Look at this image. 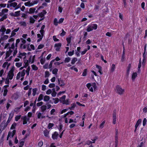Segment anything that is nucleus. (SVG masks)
<instances>
[{
    "label": "nucleus",
    "mask_w": 147,
    "mask_h": 147,
    "mask_svg": "<svg viewBox=\"0 0 147 147\" xmlns=\"http://www.w3.org/2000/svg\"><path fill=\"white\" fill-rule=\"evenodd\" d=\"M71 103V102L70 101L69 98H67L64 100L62 104H65L66 105H68L70 104Z\"/></svg>",
    "instance_id": "2f4dec72"
},
{
    "label": "nucleus",
    "mask_w": 147,
    "mask_h": 147,
    "mask_svg": "<svg viewBox=\"0 0 147 147\" xmlns=\"http://www.w3.org/2000/svg\"><path fill=\"white\" fill-rule=\"evenodd\" d=\"M17 125V124L16 123H13L11 125L10 129H14L15 128V127Z\"/></svg>",
    "instance_id": "e2e57ef3"
},
{
    "label": "nucleus",
    "mask_w": 147,
    "mask_h": 147,
    "mask_svg": "<svg viewBox=\"0 0 147 147\" xmlns=\"http://www.w3.org/2000/svg\"><path fill=\"white\" fill-rule=\"evenodd\" d=\"M35 57V55H34L32 56H30V57L28 60L29 63H33L34 61Z\"/></svg>",
    "instance_id": "c756f323"
},
{
    "label": "nucleus",
    "mask_w": 147,
    "mask_h": 147,
    "mask_svg": "<svg viewBox=\"0 0 147 147\" xmlns=\"http://www.w3.org/2000/svg\"><path fill=\"white\" fill-rule=\"evenodd\" d=\"M22 119H23V124L24 125L26 124L27 123L28 121L29 120V118L27 117L26 116H24L22 118Z\"/></svg>",
    "instance_id": "a211bd4d"
},
{
    "label": "nucleus",
    "mask_w": 147,
    "mask_h": 147,
    "mask_svg": "<svg viewBox=\"0 0 147 147\" xmlns=\"http://www.w3.org/2000/svg\"><path fill=\"white\" fill-rule=\"evenodd\" d=\"M19 97L18 93L17 92H15L11 96L12 99L16 100H17Z\"/></svg>",
    "instance_id": "6ab92c4d"
},
{
    "label": "nucleus",
    "mask_w": 147,
    "mask_h": 147,
    "mask_svg": "<svg viewBox=\"0 0 147 147\" xmlns=\"http://www.w3.org/2000/svg\"><path fill=\"white\" fill-rule=\"evenodd\" d=\"M141 63L142 61L141 59H140L139 61V64L138 65V70H140V69L141 67Z\"/></svg>",
    "instance_id": "0e129e2a"
},
{
    "label": "nucleus",
    "mask_w": 147,
    "mask_h": 147,
    "mask_svg": "<svg viewBox=\"0 0 147 147\" xmlns=\"http://www.w3.org/2000/svg\"><path fill=\"white\" fill-rule=\"evenodd\" d=\"M47 107V106L45 105H43L42 106L40 107V109L41 110V111L43 112H44L45 110H46Z\"/></svg>",
    "instance_id": "79ce46f5"
},
{
    "label": "nucleus",
    "mask_w": 147,
    "mask_h": 147,
    "mask_svg": "<svg viewBox=\"0 0 147 147\" xmlns=\"http://www.w3.org/2000/svg\"><path fill=\"white\" fill-rule=\"evenodd\" d=\"M8 10L7 9H4L2 10L1 12L0 13V16H1L4 15L5 13H7Z\"/></svg>",
    "instance_id": "bb28decb"
},
{
    "label": "nucleus",
    "mask_w": 147,
    "mask_h": 147,
    "mask_svg": "<svg viewBox=\"0 0 147 147\" xmlns=\"http://www.w3.org/2000/svg\"><path fill=\"white\" fill-rule=\"evenodd\" d=\"M74 51L73 50L72 51L69 52L68 53V54L69 56H71L74 55Z\"/></svg>",
    "instance_id": "774afa93"
},
{
    "label": "nucleus",
    "mask_w": 147,
    "mask_h": 147,
    "mask_svg": "<svg viewBox=\"0 0 147 147\" xmlns=\"http://www.w3.org/2000/svg\"><path fill=\"white\" fill-rule=\"evenodd\" d=\"M10 65L9 62H4L2 65L3 68L4 69L7 70Z\"/></svg>",
    "instance_id": "9b49d317"
},
{
    "label": "nucleus",
    "mask_w": 147,
    "mask_h": 147,
    "mask_svg": "<svg viewBox=\"0 0 147 147\" xmlns=\"http://www.w3.org/2000/svg\"><path fill=\"white\" fill-rule=\"evenodd\" d=\"M17 53L16 48H15L14 44L13 43L11 45V47H9V50L6 53L5 59L6 61H9L11 60L13 56L11 55L13 54V56H15Z\"/></svg>",
    "instance_id": "f257e3e1"
},
{
    "label": "nucleus",
    "mask_w": 147,
    "mask_h": 147,
    "mask_svg": "<svg viewBox=\"0 0 147 147\" xmlns=\"http://www.w3.org/2000/svg\"><path fill=\"white\" fill-rule=\"evenodd\" d=\"M86 86L89 90L91 92H93L96 88V84L95 83H88L86 85Z\"/></svg>",
    "instance_id": "20e7f679"
},
{
    "label": "nucleus",
    "mask_w": 147,
    "mask_h": 147,
    "mask_svg": "<svg viewBox=\"0 0 147 147\" xmlns=\"http://www.w3.org/2000/svg\"><path fill=\"white\" fill-rule=\"evenodd\" d=\"M61 46V44L60 43H57L55 44L54 46L55 50L57 51H59Z\"/></svg>",
    "instance_id": "f3484780"
},
{
    "label": "nucleus",
    "mask_w": 147,
    "mask_h": 147,
    "mask_svg": "<svg viewBox=\"0 0 147 147\" xmlns=\"http://www.w3.org/2000/svg\"><path fill=\"white\" fill-rule=\"evenodd\" d=\"M118 137L117 136V134H116L115 136V147H117V146L118 143Z\"/></svg>",
    "instance_id": "49530a36"
},
{
    "label": "nucleus",
    "mask_w": 147,
    "mask_h": 147,
    "mask_svg": "<svg viewBox=\"0 0 147 147\" xmlns=\"http://www.w3.org/2000/svg\"><path fill=\"white\" fill-rule=\"evenodd\" d=\"M141 121L142 120L141 119H139L137 121L136 123L135 126V129L134 131L135 132L136 131L137 129V128H138L139 125L141 123Z\"/></svg>",
    "instance_id": "b1692460"
},
{
    "label": "nucleus",
    "mask_w": 147,
    "mask_h": 147,
    "mask_svg": "<svg viewBox=\"0 0 147 147\" xmlns=\"http://www.w3.org/2000/svg\"><path fill=\"white\" fill-rule=\"evenodd\" d=\"M137 76V74L136 72H134L131 75V79L133 81H134L136 78Z\"/></svg>",
    "instance_id": "cd10ccee"
},
{
    "label": "nucleus",
    "mask_w": 147,
    "mask_h": 147,
    "mask_svg": "<svg viewBox=\"0 0 147 147\" xmlns=\"http://www.w3.org/2000/svg\"><path fill=\"white\" fill-rule=\"evenodd\" d=\"M20 11H18L15 12V13H11L10 15L11 16H20Z\"/></svg>",
    "instance_id": "5701e85b"
},
{
    "label": "nucleus",
    "mask_w": 147,
    "mask_h": 147,
    "mask_svg": "<svg viewBox=\"0 0 147 147\" xmlns=\"http://www.w3.org/2000/svg\"><path fill=\"white\" fill-rule=\"evenodd\" d=\"M7 88H5L4 89L3 96H6L7 93Z\"/></svg>",
    "instance_id": "052dcab7"
},
{
    "label": "nucleus",
    "mask_w": 147,
    "mask_h": 147,
    "mask_svg": "<svg viewBox=\"0 0 147 147\" xmlns=\"http://www.w3.org/2000/svg\"><path fill=\"white\" fill-rule=\"evenodd\" d=\"M28 49L29 51H31L32 50H34L35 49L33 45H29L28 46Z\"/></svg>",
    "instance_id": "72a5a7b5"
},
{
    "label": "nucleus",
    "mask_w": 147,
    "mask_h": 147,
    "mask_svg": "<svg viewBox=\"0 0 147 147\" xmlns=\"http://www.w3.org/2000/svg\"><path fill=\"white\" fill-rule=\"evenodd\" d=\"M1 39L2 40H5L7 39L8 38V36L6 35H3L2 36H1Z\"/></svg>",
    "instance_id": "603ef678"
},
{
    "label": "nucleus",
    "mask_w": 147,
    "mask_h": 147,
    "mask_svg": "<svg viewBox=\"0 0 147 147\" xmlns=\"http://www.w3.org/2000/svg\"><path fill=\"white\" fill-rule=\"evenodd\" d=\"M31 67L32 70L34 71L37 70L38 69V67L36 66L34 64L32 65H31Z\"/></svg>",
    "instance_id": "3c124183"
},
{
    "label": "nucleus",
    "mask_w": 147,
    "mask_h": 147,
    "mask_svg": "<svg viewBox=\"0 0 147 147\" xmlns=\"http://www.w3.org/2000/svg\"><path fill=\"white\" fill-rule=\"evenodd\" d=\"M58 84L60 86L63 87L64 86L65 84L64 81L62 80L61 78L58 79Z\"/></svg>",
    "instance_id": "f8f14e48"
},
{
    "label": "nucleus",
    "mask_w": 147,
    "mask_h": 147,
    "mask_svg": "<svg viewBox=\"0 0 147 147\" xmlns=\"http://www.w3.org/2000/svg\"><path fill=\"white\" fill-rule=\"evenodd\" d=\"M81 11V9L80 7H78L76 9L75 12L77 14H78Z\"/></svg>",
    "instance_id": "5fc2aeb1"
},
{
    "label": "nucleus",
    "mask_w": 147,
    "mask_h": 147,
    "mask_svg": "<svg viewBox=\"0 0 147 147\" xmlns=\"http://www.w3.org/2000/svg\"><path fill=\"white\" fill-rule=\"evenodd\" d=\"M5 73L4 72V70L3 69H1L0 71V77L1 78V80L0 79V84H1L5 80Z\"/></svg>",
    "instance_id": "0eeeda50"
},
{
    "label": "nucleus",
    "mask_w": 147,
    "mask_h": 147,
    "mask_svg": "<svg viewBox=\"0 0 147 147\" xmlns=\"http://www.w3.org/2000/svg\"><path fill=\"white\" fill-rule=\"evenodd\" d=\"M29 61L28 60H25L24 61V67H25V68H26L28 66L29 64Z\"/></svg>",
    "instance_id": "4c0bfd02"
},
{
    "label": "nucleus",
    "mask_w": 147,
    "mask_h": 147,
    "mask_svg": "<svg viewBox=\"0 0 147 147\" xmlns=\"http://www.w3.org/2000/svg\"><path fill=\"white\" fill-rule=\"evenodd\" d=\"M67 117V116H64L63 115L61 116V117L62 118H64V120L65 121V122L66 123H67L68 122V119Z\"/></svg>",
    "instance_id": "8fccbe9b"
},
{
    "label": "nucleus",
    "mask_w": 147,
    "mask_h": 147,
    "mask_svg": "<svg viewBox=\"0 0 147 147\" xmlns=\"http://www.w3.org/2000/svg\"><path fill=\"white\" fill-rule=\"evenodd\" d=\"M113 123L114 124H115L116 123V113L115 112H114L113 115Z\"/></svg>",
    "instance_id": "4be33fe9"
},
{
    "label": "nucleus",
    "mask_w": 147,
    "mask_h": 147,
    "mask_svg": "<svg viewBox=\"0 0 147 147\" xmlns=\"http://www.w3.org/2000/svg\"><path fill=\"white\" fill-rule=\"evenodd\" d=\"M13 116V113H10L9 114L8 119L6 122V123L7 124H8L9 123V122L11 121Z\"/></svg>",
    "instance_id": "7c9ffc66"
},
{
    "label": "nucleus",
    "mask_w": 147,
    "mask_h": 147,
    "mask_svg": "<svg viewBox=\"0 0 147 147\" xmlns=\"http://www.w3.org/2000/svg\"><path fill=\"white\" fill-rule=\"evenodd\" d=\"M7 124L6 123H5V121H3L1 123V124L0 125V128L1 129H2V130H3L5 129Z\"/></svg>",
    "instance_id": "2eb2a0df"
},
{
    "label": "nucleus",
    "mask_w": 147,
    "mask_h": 147,
    "mask_svg": "<svg viewBox=\"0 0 147 147\" xmlns=\"http://www.w3.org/2000/svg\"><path fill=\"white\" fill-rule=\"evenodd\" d=\"M115 65L114 64H113L112 65H111L109 69L110 72L111 73L113 72L115 70Z\"/></svg>",
    "instance_id": "412c9836"
},
{
    "label": "nucleus",
    "mask_w": 147,
    "mask_h": 147,
    "mask_svg": "<svg viewBox=\"0 0 147 147\" xmlns=\"http://www.w3.org/2000/svg\"><path fill=\"white\" fill-rule=\"evenodd\" d=\"M131 64L130 63H129L128 65L127 69V72L128 74H129V71L130 70V69L131 68Z\"/></svg>",
    "instance_id": "09e8293b"
},
{
    "label": "nucleus",
    "mask_w": 147,
    "mask_h": 147,
    "mask_svg": "<svg viewBox=\"0 0 147 147\" xmlns=\"http://www.w3.org/2000/svg\"><path fill=\"white\" fill-rule=\"evenodd\" d=\"M6 31V29L4 26L0 27V36H2L5 34Z\"/></svg>",
    "instance_id": "1a4fd4ad"
},
{
    "label": "nucleus",
    "mask_w": 147,
    "mask_h": 147,
    "mask_svg": "<svg viewBox=\"0 0 147 147\" xmlns=\"http://www.w3.org/2000/svg\"><path fill=\"white\" fill-rule=\"evenodd\" d=\"M21 40L22 42V43L20 45V47L22 48H23L24 49H25L26 48V46L23 44L25 43L26 42V40L23 39V38H21Z\"/></svg>",
    "instance_id": "4468645a"
},
{
    "label": "nucleus",
    "mask_w": 147,
    "mask_h": 147,
    "mask_svg": "<svg viewBox=\"0 0 147 147\" xmlns=\"http://www.w3.org/2000/svg\"><path fill=\"white\" fill-rule=\"evenodd\" d=\"M25 74V69H23L22 71H19L17 74L16 80H20L21 81H23L24 80Z\"/></svg>",
    "instance_id": "7ed1b4c3"
},
{
    "label": "nucleus",
    "mask_w": 147,
    "mask_h": 147,
    "mask_svg": "<svg viewBox=\"0 0 147 147\" xmlns=\"http://www.w3.org/2000/svg\"><path fill=\"white\" fill-rule=\"evenodd\" d=\"M11 6L15 7L14 10H16L20 7L21 4H19L18 5H17V3L16 2H14L11 4Z\"/></svg>",
    "instance_id": "9d476101"
},
{
    "label": "nucleus",
    "mask_w": 147,
    "mask_h": 147,
    "mask_svg": "<svg viewBox=\"0 0 147 147\" xmlns=\"http://www.w3.org/2000/svg\"><path fill=\"white\" fill-rule=\"evenodd\" d=\"M115 91L116 92L119 94L121 95L124 92V90L122 89L120 86L118 85L116 87Z\"/></svg>",
    "instance_id": "423d86ee"
},
{
    "label": "nucleus",
    "mask_w": 147,
    "mask_h": 147,
    "mask_svg": "<svg viewBox=\"0 0 147 147\" xmlns=\"http://www.w3.org/2000/svg\"><path fill=\"white\" fill-rule=\"evenodd\" d=\"M97 28V25L96 24H91L89 25L87 27L86 30L90 32L93 30H96Z\"/></svg>",
    "instance_id": "39448f33"
},
{
    "label": "nucleus",
    "mask_w": 147,
    "mask_h": 147,
    "mask_svg": "<svg viewBox=\"0 0 147 147\" xmlns=\"http://www.w3.org/2000/svg\"><path fill=\"white\" fill-rule=\"evenodd\" d=\"M7 18V16L6 15H4L0 19V21L2 22L4 20L6 19Z\"/></svg>",
    "instance_id": "6e6d98bb"
},
{
    "label": "nucleus",
    "mask_w": 147,
    "mask_h": 147,
    "mask_svg": "<svg viewBox=\"0 0 147 147\" xmlns=\"http://www.w3.org/2000/svg\"><path fill=\"white\" fill-rule=\"evenodd\" d=\"M15 67L14 66H12L10 68V70L7 73V78L10 80H11L13 79L14 76V71L15 70Z\"/></svg>",
    "instance_id": "f03ea898"
},
{
    "label": "nucleus",
    "mask_w": 147,
    "mask_h": 147,
    "mask_svg": "<svg viewBox=\"0 0 147 147\" xmlns=\"http://www.w3.org/2000/svg\"><path fill=\"white\" fill-rule=\"evenodd\" d=\"M44 130H43V134L44 136L48 138H49V131H48L47 129H44Z\"/></svg>",
    "instance_id": "ddd939ff"
},
{
    "label": "nucleus",
    "mask_w": 147,
    "mask_h": 147,
    "mask_svg": "<svg viewBox=\"0 0 147 147\" xmlns=\"http://www.w3.org/2000/svg\"><path fill=\"white\" fill-rule=\"evenodd\" d=\"M38 3L37 1H35L30 2V1H28L24 3V5L28 7H31L33 6L34 4H37Z\"/></svg>",
    "instance_id": "6e6552de"
},
{
    "label": "nucleus",
    "mask_w": 147,
    "mask_h": 147,
    "mask_svg": "<svg viewBox=\"0 0 147 147\" xmlns=\"http://www.w3.org/2000/svg\"><path fill=\"white\" fill-rule=\"evenodd\" d=\"M96 68L98 70V72L99 73L100 75H102L103 73L101 67L98 65H96Z\"/></svg>",
    "instance_id": "a878e982"
},
{
    "label": "nucleus",
    "mask_w": 147,
    "mask_h": 147,
    "mask_svg": "<svg viewBox=\"0 0 147 147\" xmlns=\"http://www.w3.org/2000/svg\"><path fill=\"white\" fill-rule=\"evenodd\" d=\"M54 126V124L52 123H49L48 124V128L49 129H51Z\"/></svg>",
    "instance_id": "338daca9"
},
{
    "label": "nucleus",
    "mask_w": 147,
    "mask_h": 147,
    "mask_svg": "<svg viewBox=\"0 0 147 147\" xmlns=\"http://www.w3.org/2000/svg\"><path fill=\"white\" fill-rule=\"evenodd\" d=\"M15 65L18 67H19L22 66V63L21 62H17L16 63Z\"/></svg>",
    "instance_id": "864d4df0"
},
{
    "label": "nucleus",
    "mask_w": 147,
    "mask_h": 147,
    "mask_svg": "<svg viewBox=\"0 0 147 147\" xmlns=\"http://www.w3.org/2000/svg\"><path fill=\"white\" fill-rule=\"evenodd\" d=\"M47 86L44 84H43L42 86L41 90L42 91H44L47 89Z\"/></svg>",
    "instance_id": "69168bd1"
},
{
    "label": "nucleus",
    "mask_w": 147,
    "mask_h": 147,
    "mask_svg": "<svg viewBox=\"0 0 147 147\" xmlns=\"http://www.w3.org/2000/svg\"><path fill=\"white\" fill-rule=\"evenodd\" d=\"M146 47H147V45H146V44L145 45L144 47V54H143V57H144V58H143V62H142V64L143 65H144V63H145L144 61L145 60V56H144V53H145L146 52Z\"/></svg>",
    "instance_id": "c9c22d12"
},
{
    "label": "nucleus",
    "mask_w": 147,
    "mask_h": 147,
    "mask_svg": "<svg viewBox=\"0 0 147 147\" xmlns=\"http://www.w3.org/2000/svg\"><path fill=\"white\" fill-rule=\"evenodd\" d=\"M52 100L54 103L55 104L58 103L59 101V99L58 98H53Z\"/></svg>",
    "instance_id": "de8ad7c7"
},
{
    "label": "nucleus",
    "mask_w": 147,
    "mask_h": 147,
    "mask_svg": "<svg viewBox=\"0 0 147 147\" xmlns=\"http://www.w3.org/2000/svg\"><path fill=\"white\" fill-rule=\"evenodd\" d=\"M58 71V69L57 68L54 69L52 71L53 74L56 75L57 74V72Z\"/></svg>",
    "instance_id": "bf43d9fd"
},
{
    "label": "nucleus",
    "mask_w": 147,
    "mask_h": 147,
    "mask_svg": "<svg viewBox=\"0 0 147 147\" xmlns=\"http://www.w3.org/2000/svg\"><path fill=\"white\" fill-rule=\"evenodd\" d=\"M71 36H69L67 38L66 40L67 42V46H69V44L70 43L71 40Z\"/></svg>",
    "instance_id": "ea45409f"
},
{
    "label": "nucleus",
    "mask_w": 147,
    "mask_h": 147,
    "mask_svg": "<svg viewBox=\"0 0 147 147\" xmlns=\"http://www.w3.org/2000/svg\"><path fill=\"white\" fill-rule=\"evenodd\" d=\"M70 60L71 58L69 57H68L65 58L64 62L65 63H68L70 61Z\"/></svg>",
    "instance_id": "4d7b16f0"
},
{
    "label": "nucleus",
    "mask_w": 147,
    "mask_h": 147,
    "mask_svg": "<svg viewBox=\"0 0 147 147\" xmlns=\"http://www.w3.org/2000/svg\"><path fill=\"white\" fill-rule=\"evenodd\" d=\"M50 99V97L47 95H45L44 97L43 100L45 102L48 101Z\"/></svg>",
    "instance_id": "58836bf2"
},
{
    "label": "nucleus",
    "mask_w": 147,
    "mask_h": 147,
    "mask_svg": "<svg viewBox=\"0 0 147 147\" xmlns=\"http://www.w3.org/2000/svg\"><path fill=\"white\" fill-rule=\"evenodd\" d=\"M37 90H38L36 88H33L32 89V94L33 96H34L35 95Z\"/></svg>",
    "instance_id": "a19ab883"
},
{
    "label": "nucleus",
    "mask_w": 147,
    "mask_h": 147,
    "mask_svg": "<svg viewBox=\"0 0 147 147\" xmlns=\"http://www.w3.org/2000/svg\"><path fill=\"white\" fill-rule=\"evenodd\" d=\"M74 112L72 111H71L69 112H68L66 114H65L63 115L64 116H67V117H69L71 116V115L74 114Z\"/></svg>",
    "instance_id": "c85d7f7f"
},
{
    "label": "nucleus",
    "mask_w": 147,
    "mask_h": 147,
    "mask_svg": "<svg viewBox=\"0 0 147 147\" xmlns=\"http://www.w3.org/2000/svg\"><path fill=\"white\" fill-rule=\"evenodd\" d=\"M66 97V96L65 95H64L62 97H61L59 99V101L60 102L62 103L65 100Z\"/></svg>",
    "instance_id": "e433bc0d"
},
{
    "label": "nucleus",
    "mask_w": 147,
    "mask_h": 147,
    "mask_svg": "<svg viewBox=\"0 0 147 147\" xmlns=\"http://www.w3.org/2000/svg\"><path fill=\"white\" fill-rule=\"evenodd\" d=\"M59 134L57 132L55 131L52 134V138L53 140H57V139Z\"/></svg>",
    "instance_id": "dca6fc26"
},
{
    "label": "nucleus",
    "mask_w": 147,
    "mask_h": 147,
    "mask_svg": "<svg viewBox=\"0 0 147 147\" xmlns=\"http://www.w3.org/2000/svg\"><path fill=\"white\" fill-rule=\"evenodd\" d=\"M78 60L77 59L76 57H74L72 58L71 62V63L72 64L74 65V64Z\"/></svg>",
    "instance_id": "37998d69"
},
{
    "label": "nucleus",
    "mask_w": 147,
    "mask_h": 147,
    "mask_svg": "<svg viewBox=\"0 0 147 147\" xmlns=\"http://www.w3.org/2000/svg\"><path fill=\"white\" fill-rule=\"evenodd\" d=\"M105 123V120L103 121L102 122V123L100 124V125L99 127L100 128L102 129L103 127L104 126V125Z\"/></svg>",
    "instance_id": "13d9d810"
},
{
    "label": "nucleus",
    "mask_w": 147,
    "mask_h": 147,
    "mask_svg": "<svg viewBox=\"0 0 147 147\" xmlns=\"http://www.w3.org/2000/svg\"><path fill=\"white\" fill-rule=\"evenodd\" d=\"M44 98L43 95L42 94H40L38 97V99H37V101L38 102L42 100Z\"/></svg>",
    "instance_id": "a18cd8bd"
},
{
    "label": "nucleus",
    "mask_w": 147,
    "mask_h": 147,
    "mask_svg": "<svg viewBox=\"0 0 147 147\" xmlns=\"http://www.w3.org/2000/svg\"><path fill=\"white\" fill-rule=\"evenodd\" d=\"M30 70V66L28 67L25 70V72L26 73L27 75L28 76L29 74V72Z\"/></svg>",
    "instance_id": "c03bdc74"
},
{
    "label": "nucleus",
    "mask_w": 147,
    "mask_h": 147,
    "mask_svg": "<svg viewBox=\"0 0 147 147\" xmlns=\"http://www.w3.org/2000/svg\"><path fill=\"white\" fill-rule=\"evenodd\" d=\"M58 21L57 18H55L54 20V24L55 26H57L58 24Z\"/></svg>",
    "instance_id": "680f3d73"
},
{
    "label": "nucleus",
    "mask_w": 147,
    "mask_h": 147,
    "mask_svg": "<svg viewBox=\"0 0 147 147\" xmlns=\"http://www.w3.org/2000/svg\"><path fill=\"white\" fill-rule=\"evenodd\" d=\"M44 53H42L41 56L40 57V58H41V59L40 60V63L42 65L44 63L45 61V59L44 58H43V55L44 54Z\"/></svg>",
    "instance_id": "f704fd0d"
},
{
    "label": "nucleus",
    "mask_w": 147,
    "mask_h": 147,
    "mask_svg": "<svg viewBox=\"0 0 147 147\" xmlns=\"http://www.w3.org/2000/svg\"><path fill=\"white\" fill-rule=\"evenodd\" d=\"M36 114L38 119H43L45 118V116L43 115L41 113L37 112Z\"/></svg>",
    "instance_id": "aec40b11"
},
{
    "label": "nucleus",
    "mask_w": 147,
    "mask_h": 147,
    "mask_svg": "<svg viewBox=\"0 0 147 147\" xmlns=\"http://www.w3.org/2000/svg\"><path fill=\"white\" fill-rule=\"evenodd\" d=\"M43 36L40 34H38L37 36L38 39L37 40V42H39L41 41L42 38Z\"/></svg>",
    "instance_id": "473e14b6"
},
{
    "label": "nucleus",
    "mask_w": 147,
    "mask_h": 147,
    "mask_svg": "<svg viewBox=\"0 0 147 147\" xmlns=\"http://www.w3.org/2000/svg\"><path fill=\"white\" fill-rule=\"evenodd\" d=\"M26 53H19V56L18 57L22 58H25L26 57Z\"/></svg>",
    "instance_id": "393cba45"
}]
</instances>
